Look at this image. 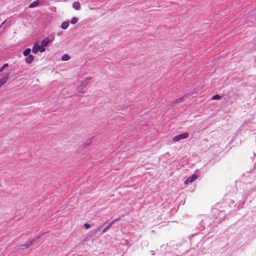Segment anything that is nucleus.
I'll return each mask as SVG.
<instances>
[{
	"label": "nucleus",
	"mask_w": 256,
	"mask_h": 256,
	"mask_svg": "<svg viewBox=\"0 0 256 256\" xmlns=\"http://www.w3.org/2000/svg\"><path fill=\"white\" fill-rule=\"evenodd\" d=\"M38 238H39V237L38 236V237L34 238L32 240H31L27 242L24 245H22L20 246V249H22V250L26 249L27 248L30 247V246H32L36 241Z\"/></svg>",
	"instance_id": "2"
},
{
	"label": "nucleus",
	"mask_w": 256,
	"mask_h": 256,
	"mask_svg": "<svg viewBox=\"0 0 256 256\" xmlns=\"http://www.w3.org/2000/svg\"><path fill=\"white\" fill-rule=\"evenodd\" d=\"M189 134L188 132L183 133L174 136L172 138V140L174 142H176L180 140L186 138L188 137Z\"/></svg>",
	"instance_id": "1"
},
{
	"label": "nucleus",
	"mask_w": 256,
	"mask_h": 256,
	"mask_svg": "<svg viewBox=\"0 0 256 256\" xmlns=\"http://www.w3.org/2000/svg\"><path fill=\"white\" fill-rule=\"evenodd\" d=\"M30 48H28L26 50H25L23 52V54L24 56H28L30 55Z\"/></svg>",
	"instance_id": "13"
},
{
	"label": "nucleus",
	"mask_w": 256,
	"mask_h": 256,
	"mask_svg": "<svg viewBox=\"0 0 256 256\" xmlns=\"http://www.w3.org/2000/svg\"><path fill=\"white\" fill-rule=\"evenodd\" d=\"M222 96L218 94L213 96L212 98V100H220Z\"/></svg>",
	"instance_id": "15"
},
{
	"label": "nucleus",
	"mask_w": 256,
	"mask_h": 256,
	"mask_svg": "<svg viewBox=\"0 0 256 256\" xmlns=\"http://www.w3.org/2000/svg\"><path fill=\"white\" fill-rule=\"evenodd\" d=\"M38 43L37 42L34 46L32 48V52L34 54H36L38 52Z\"/></svg>",
	"instance_id": "8"
},
{
	"label": "nucleus",
	"mask_w": 256,
	"mask_h": 256,
	"mask_svg": "<svg viewBox=\"0 0 256 256\" xmlns=\"http://www.w3.org/2000/svg\"><path fill=\"white\" fill-rule=\"evenodd\" d=\"M78 22V18L76 17H74L72 18L70 20V23L72 24H74Z\"/></svg>",
	"instance_id": "14"
},
{
	"label": "nucleus",
	"mask_w": 256,
	"mask_h": 256,
	"mask_svg": "<svg viewBox=\"0 0 256 256\" xmlns=\"http://www.w3.org/2000/svg\"><path fill=\"white\" fill-rule=\"evenodd\" d=\"M34 60V57L32 55L30 54L26 58V62L28 64H31Z\"/></svg>",
	"instance_id": "6"
},
{
	"label": "nucleus",
	"mask_w": 256,
	"mask_h": 256,
	"mask_svg": "<svg viewBox=\"0 0 256 256\" xmlns=\"http://www.w3.org/2000/svg\"><path fill=\"white\" fill-rule=\"evenodd\" d=\"M255 62H256V60H255Z\"/></svg>",
	"instance_id": "21"
},
{
	"label": "nucleus",
	"mask_w": 256,
	"mask_h": 256,
	"mask_svg": "<svg viewBox=\"0 0 256 256\" xmlns=\"http://www.w3.org/2000/svg\"><path fill=\"white\" fill-rule=\"evenodd\" d=\"M91 79H92L91 77L86 78L85 80H84L81 82L80 86H86L88 84V83L90 82V80H91Z\"/></svg>",
	"instance_id": "5"
},
{
	"label": "nucleus",
	"mask_w": 256,
	"mask_h": 256,
	"mask_svg": "<svg viewBox=\"0 0 256 256\" xmlns=\"http://www.w3.org/2000/svg\"><path fill=\"white\" fill-rule=\"evenodd\" d=\"M70 58V57L68 54H64L62 57V60L63 61L68 60Z\"/></svg>",
	"instance_id": "12"
},
{
	"label": "nucleus",
	"mask_w": 256,
	"mask_h": 256,
	"mask_svg": "<svg viewBox=\"0 0 256 256\" xmlns=\"http://www.w3.org/2000/svg\"><path fill=\"white\" fill-rule=\"evenodd\" d=\"M84 226H85V228H86V229H88V228H90V225L86 224V225H84Z\"/></svg>",
	"instance_id": "19"
},
{
	"label": "nucleus",
	"mask_w": 256,
	"mask_h": 256,
	"mask_svg": "<svg viewBox=\"0 0 256 256\" xmlns=\"http://www.w3.org/2000/svg\"><path fill=\"white\" fill-rule=\"evenodd\" d=\"M183 102V98H180L177 99L175 102H173V104L175 106L176 104L181 103Z\"/></svg>",
	"instance_id": "16"
},
{
	"label": "nucleus",
	"mask_w": 256,
	"mask_h": 256,
	"mask_svg": "<svg viewBox=\"0 0 256 256\" xmlns=\"http://www.w3.org/2000/svg\"><path fill=\"white\" fill-rule=\"evenodd\" d=\"M80 92V93H84V90H81L80 91H78Z\"/></svg>",
	"instance_id": "20"
},
{
	"label": "nucleus",
	"mask_w": 256,
	"mask_h": 256,
	"mask_svg": "<svg viewBox=\"0 0 256 256\" xmlns=\"http://www.w3.org/2000/svg\"><path fill=\"white\" fill-rule=\"evenodd\" d=\"M49 42H50L49 38H46L42 42L41 45H42V46H46L48 44Z\"/></svg>",
	"instance_id": "10"
},
{
	"label": "nucleus",
	"mask_w": 256,
	"mask_h": 256,
	"mask_svg": "<svg viewBox=\"0 0 256 256\" xmlns=\"http://www.w3.org/2000/svg\"><path fill=\"white\" fill-rule=\"evenodd\" d=\"M8 64H5L3 65V66L0 68V72H2L4 68L8 67Z\"/></svg>",
	"instance_id": "18"
},
{
	"label": "nucleus",
	"mask_w": 256,
	"mask_h": 256,
	"mask_svg": "<svg viewBox=\"0 0 256 256\" xmlns=\"http://www.w3.org/2000/svg\"><path fill=\"white\" fill-rule=\"evenodd\" d=\"M198 178L196 174H194L188 178L184 182L185 184H188L189 182H192Z\"/></svg>",
	"instance_id": "3"
},
{
	"label": "nucleus",
	"mask_w": 256,
	"mask_h": 256,
	"mask_svg": "<svg viewBox=\"0 0 256 256\" xmlns=\"http://www.w3.org/2000/svg\"><path fill=\"white\" fill-rule=\"evenodd\" d=\"M40 4V1L38 0L36 1H34L30 4L29 8H32L36 7L38 6V4Z\"/></svg>",
	"instance_id": "9"
},
{
	"label": "nucleus",
	"mask_w": 256,
	"mask_h": 256,
	"mask_svg": "<svg viewBox=\"0 0 256 256\" xmlns=\"http://www.w3.org/2000/svg\"><path fill=\"white\" fill-rule=\"evenodd\" d=\"M72 6L75 10H78L80 8V4L78 2H75L73 3Z\"/></svg>",
	"instance_id": "7"
},
{
	"label": "nucleus",
	"mask_w": 256,
	"mask_h": 256,
	"mask_svg": "<svg viewBox=\"0 0 256 256\" xmlns=\"http://www.w3.org/2000/svg\"><path fill=\"white\" fill-rule=\"evenodd\" d=\"M69 26V22H64L61 24V28L63 30L66 29Z\"/></svg>",
	"instance_id": "11"
},
{
	"label": "nucleus",
	"mask_w": 256,
	"mask_h": 256,
	"mask_svg": "<svg viewBox=\"0 0 256 256\" xmlns=\"http://www.w3.org/2000/svg\"><path fill=\"white\" fill-rule=\"evenodd\" d=\"M9 78V74H6L2 78L0 79V87L7 82Z\"/></svg>",
	"instance_id": "4"
},
{
	"label": "nucleus",
	"mask_w": 256,
	"mask_h": 256,
	"mask_svg": "<svg viewBox=\"0 0 256 256\" xmlns=\"http://www.w3.org/2000/svg\"><path fill=\"white\" fill-rule=\"evenodd\" d=\"M38 51H40V52H43L45 51L44 46H42V45L39 46L38 47Z\"/></svg>",
	"instance_id": "17"
}]
</instances>
